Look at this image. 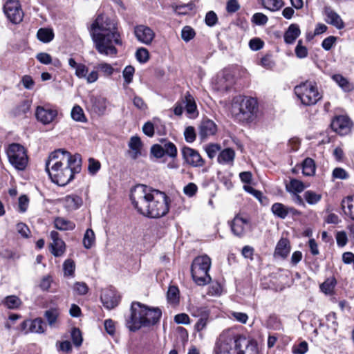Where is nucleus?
Segmentation results:
<instances>
[{"label":"nucleus","instance_id":"1","mask_svg":"<svg viewBox=\"0 0 354 354\" xmlns=\"http://www.w3.org/2000/svg\"><path fill=\"white\" fill-rule=\"evenodd\" d=\"M130 198L137 211L149 218L162 217L169 210V198L166 194L145 185L134 187Z\"/></svg>","mask_w":354,"mask_h":354},{"label":"nucleus","instance_id":"2","mask_svg":"<svg viewBox=\"0 0 354 354\" xmlns=\"http://www.w3.org/2000/svg\"><path fill=\"white\" fill-rule=\"evenodd\" d=\"M89 33L97 51L103 55L115 57L122 41L114 20L105 15H99L88 28Z\"/></svg>","mask_w":354,"mask_h":354},{"label":"nucleus","instance_id":"3","mask_svg":"<svg viewBox=\"0 0 354 354\" xmlns=\"http://www.w3.org/2000/svg\"><path fill=\"white\" fill-rule=\"evenodd\" d=\"M80 155L71 154L64 149H57L50 153L46 162V171L51 180L59 185L65 186L81 171Z\"/></svg>","mask_w":354,"mask_h":354},{"label":"nucleus","instance_id":"4","mask_svg":"<svg viewBox=\"0 0 354 354\" xmlns=\"http://www.w3.org/2000/svg\"><path fill=\"white\" fill-rule=\"evenodd\" d=\"M161 310L158 307H150L138 301H133L131 305V315L127 319V327L135 332L142 327L155 325L160 319Z\"/></svg>","mask_w":354,"mask_h":354},{"label":"nucleus","instance_id":"5","mask_svg":"<svg viewBox=\"0 0 354 354\" xmlns=\"http://www.w3.org/2000/svg\"><path fill=\"white\" fill-rule=\"evenodd\" d=\"M214 354H258V351L245 337L232 339L221 336L216 343Z\"/></svg>","mask_w":354,"mask_h":354},{"label":"nucleus","instance_id":"6","mask_svg":"<svg viewBox=\"0 0 354 354\" xmlns=\"http://www.w3.org/2000/svg\"><path fill=\"white\" fill-rule=\"evenodd\" d=\"M257 109V102L254 98L239 95L232 100L230 113L238 122L250 123L256 118Z\"/></svg>","mask_w":354,"mask_h":354},{"label":"nucleus","instance_id":"7","mask_svg":"<svg viewBox=\"0 0 354 354\" xmlns=\"http://www.w3.org/2000/svg\"><path fill=\"white\" fill-rule=\"evenodd\" d=\"M211 259L206 254L196 257L191 266L192 277L198 286H205L210 282L208 272L211 267Z\"/></svg>","mask_w":354,"mask_h":354},{"label":"nucleus","instance_id":"8","mask_svg":"<svg viewBox=\"0 0 354 354\" xmlns=\"http://www.w3.org/2000/svg\"><path fill=\"white\" fill-rule=\"evenodd\" d=\"M294 91L297 98L305 106L314 105L322 98L316 84L312 82L301 83L296 86Z\"/></svg>","mask_w":354,"mask_h":354},{"label":"nucleus","instance_id":"9","mask_svg":"<svg viewBox=\"0 0 354 354\" xmlns=\"http://www.w3.org/2000/svg\"><path fill=\"white\" fill-rule=\"evenodd\" d=\"M10 164L18 170H24L28 164L25 148L20 144H10L6 151Z\"/></svg>","mask_w":354,"mask_h":354},{"label":"nucleus","instance_id":"10","mask_svg":"<svg viewBox=\"0 0 354 354\" xmlns=\"http://www.w3.org/2000/svg\"><path fill=\"white\" fill-rule=\"evenodd\" d=\"M68 63L71 68L75 69V75L79 79L86 80L88 84L95 82L97 80L98 73L97 71H92L88 73V68L84 64L77 63L73 57L68 59Z\"/></svg>","mask_w":354,"mask_h":354},{"label":"nucleus","instance_id":"11","mask_svg":"<svg viewBox=\"0 0 354 354\" xmlns=\"http://www.w3.org/2000/svg\"><path fill=\"white\" fill-rule=\"evenodd\" d=\"M230 225L233 234L239 238L243 237L250 227V220L241 214H236Z\"/></svg>","mask_w":354,"mask_h":354},{"label":"nucleus","instance_id":"12","mask_svg":"<svg viewBox=\"0 0 354 354\" xmlns=\"http://www.w3.org/2000/svg\"><path fill=\"white\" fill-rule=\"evenodd\" d=\"M4 13L8 20L12 24L20 23L24 17V12L18 1H8L3 7Z\"/></svg>","mask_w":354,"mask_h":354},{"label":"nucleus","instance_id":"13","mask_svg":"<svg viewBox=\"0 0 354 354\" xmlns=\"http://www.w3.org/2000/svg\"><path fill=\"white\" fill-rule=\"evenodd\" d=\"M107 100L102 95H89L86 101V109L88 111L99 116L105 113L107 107Z\"/></svg>","mask_w":354,"mask_h":354},{"label":"nucleus","instance_id":"14","mask_svg":"<svg viewBox=\"0 0 354 354\" xmlns=\"http://www.w3.org/2000/svg\"><path fill=\"white\" fill-rule=\"evenodd\" d=\"M57 110L48 106H37L35 115L38 121L44 124L53 122L57 116Z\"/></svg>","mask_w":354,"mask_h":354},{"label":"nucleus","instance_id":"15","mask_svg":"<svg viewBox=\"0 0 354 354\" xmlns=\"http://www.w3.org/2000/svg\"><path fill=\"white\" fill-rule=\"evenodd\" d=\"M352 122L346 115L333 117V131L340 136L347 135L351 130Z\"/></svg>","mask_w":354,"mask_h":354},{"label":"nucleus","instance_id":"16","mask_svg":"<svg viewBox=\"0 0 354 354\" xmlns=\"http://www.w3.org/2000/svg\"><path fill=\"white\" fill-rule=\"evenodd\" d=\"M182 155L186 163L192 167H201L204 164L199 153L194 149L184 147L182 149Z\"/></svg>","mask_w":354,"mask_h":354},{"label":"nucleus","instance_id":"17","mask_svg":"<svg viewBox=\"0 0 354 354\" xmlns=\"http://www.w3.org/2000/svg\"><path fill=\"white\" fill-rule=\"evenodd\" d=\"M134 34L139 41L146 45L150 44L155 37L153 30L145 25L136 26L134 28Z\"/></svg>","mask_w":354,"mask_h":354},{"label":"nucleus","instance_id":"18","mask_svg":"<svg viewBox=\"0 0 354 354\" xmlns=\"http://www.w3.org/2000/svg\"><path fill=\"white\" fill-rule=\"evenodd\" d=\"M52 243L50 245L51 253L55 257L62 256L66 251V244L60 238L59 234L57 231H52L50 234Z\"/></svg>","mask_w":354,"mask_h":354},{"label":"nucleus","instance_id":"19","mask_svg":"<svg viewBox=\"0 0 354 354\" xmlns=\"http://www.w3.org/2000/svg\"><path fill=\"white\" fill-rule=\"evenodd\" d=\"M100 299L103 304V306L106 308L111 310L118 305L120 301V297L113 290L106 289L102 290Z\"/></svg>","mask_w":354,"mask_h":354},{"label":"nucleus","instance_id":"20","mask_svg":"<svg viewBox=\"0 0 354 354\" xmlns=\"http://www.w3.org/2000/svg\"><path fill=\"white\" fill-rule=\"evenodd\" d=\"M21 327L26 333H43L45 331L46 325L41 318H36L33 320L24 321L21 324Z\"/></svg>","mask_w":354,"mask_h":354},{"label":"nucleus","instance_id":"21","mask_svg":"<svg viewBox=\"0 0 354 354\" xmlns=\"http://www.w3.org/2000/svg\"><path fill=\"white\" fill-rule=\"evenodd\" d=\"M129 151H127L129 157L133 160H136L142 156V142L138 136H132L128 143Z\"/></svg>","mask_w":354,"mask_h":354},{"label":"nucleus","instance_id":"22","mask_svg":"<svg viewBox=\"0 0 354 354\" xmlns=\"http://www.w3.org/2000/svg\"><path fill=\"white\" fill-rule=\"evenodd\" d=\"M216 125L210 120H203L199 126V136L201 140L207 138L208 136H213L216 132Z\"/></svg>","mask_w":354,"mask_h":354},{"label":"nucleus","instance_id":"23","mask_svg":"<svg viewBox=\"0 0 354 354\" xmlns=\"http://www.w3.org/2000/svg\"><path fill=\"white\" fill-rule=\"evenodd\" d=\"M64 207L68 211H73L78 209L82 205V199L80 196L71 194L65 196L63 198Z\"/></svg>","mask_w":354,"mask_h":354},{"label":"nucleus","instance_id":"24","mask_svg":"<svg viewBox=\"0 0 354 354\" xmlns=\"http://www.w3.org/2000/svg\"><path fill=\"white\" fill-rule=\"evenodd\" d=\"M272 212L281 218H285L289 213L295 214L296 210L280 203H274L271 207Z\"/></svg>","mask_w":354,"mask_h":354},{"label":"nucleus","instance_id":"25","mask_svg":"<svg viewBox=\"0 0 354 354\" xmlns=\"http://www.w3.org/2000/svg\"><path fill=\"white\" fill-rule=\"evenodd\" d=\"M183 104L185 106V111L189 118H194L198 115L197 106L194 97L187 93Z\"/></svg>","mask_w":354,"mask_h":354},{"label":"nucleus","instance_id":"26","mask_svg":"<svg viewBox=\"0 0 354 354\" xmlns=\"http://www.w3.org/2000/svg\"><path fill=\"white\" fill-rule=\"evenodd\" d=\"M301 31L297 24H292L290 25L284 34V41L288 44L295 42L296 39L300 35Z\"/></svg>","mask_w":354,"mask_h":354},{"label":"nucleus","instance_id":"27","mask_svg":"<svg viewBox=\"0 0 354 354\" xmlns=\"http://www.w3.org/2000/svg\"><path fill=\"white\" fill-rule=\"evenodd\" d=\"M235 158V151L231 148L222 150L217 158L218 162L223 165H232Z\"/></svg>","mask_w":354,"mask_h":354},{"label":"nucleus","instance_id":"28","mask_svg":"<svg viewBox=\"0 0 354 354\" xmlns=\"http://www.w3.org/2000/svg\"><path fill=\"white\" fill-rule=\"evenodd\" d=\"M290 251V242L287 239L281 238L277 244L274 254L286 258Z\"/></svg>","mask_w":354,"mask_h":354},{"label":"nucleus","instance_id":"29","mask_svg":"<svg viewBox=\"0 0 354 354\" xmlns=\"http://www.w3.org/2000/svg\"><path fill=\"white\" fill-rule=\"evenodd\" d=\"M342 207L344 214L354 221V196H348L344 198Z\"/></svg>","mask_w":354,"mask_h":354},{"label":"nucleus","instance_id":"30","mask_svg":"<svg viewBox=\"0 0 354 354\" xmlns=\"http://www.w3.org/2000/svg\"><path fill=\"white\" fill-rule=\"evenodd\" d=\"M54 226L59 230L68 231L74 230L75 224L74 222L64 217L58 216L54 219Z\"/></svg>","mask_w":354,"mask_h":354},{"label":"nucleus","instance_id":"31","mask_svg":"<svg viewBox=\"0 0 354 354\" xmlns=\"http://www.w3.org/2000/svg\"><path fill=\"white\" fill-rule=\"evenodd\" d=\"M333 81H335L344 92H351L354 89V84L342 75H333Z\"/></svg>","mask_w":354,"mask_h":354},{"label":"nucleus","instance_id":"32","mask_svg":"<svg viewBox=\"0 0 354 354\" xmlns=\"http://www.w3.org/2000/svg\"><path fill=\"white\" fill-rule=\"evenodd\" d=\"M306 186L303 182L295 178L291 179L289 183L286 185V191L290 194L301 193L304 190Z\"/></svg>","mask_w":354,"mask_h":354},{"label":"nucleus","instance_id":"33","mask_svg":"<svg viewBox=\"0 0 354 354\" xmlns=\"http://www.w3.org/2000/svg\"><path fill=\"white\" fill-rule=\"evenodd\" d=\"M30 104L29 100H22L12 109V115L17 117L26 113L30 110Z\"/></svg>","mask_w":354,"mask_h":354},{"label":"nucleus","instance_id":"34","mask_svg":"<svg viewBox=\"0 0 354 354\" xmlns=\"http://www.w3.org/2000/svg\"><path fill=\"white\" fill-rule=\"evenodd\" d=\"M37 36L39 41L44 43H48L53 39L54 33L51 29L41 28L38 30Z\"/></svg>","mask_w":354,"mask_h":354},{"label":"nucleus","instance_id":"35","mask_svg":"<svg viewBox=\"0 0 354 354\" xmlns=\"http://www.w3.org/2000/svg\"><path fill=\"white\" fill-rule=\"evenodd\" d=\"M302 173L304 175L310 176L315 173L314 160L310 158H306L302 163Z\"/></svg>","mask_w":354,"mask_h":354},{"label":"nucleus","instance_id":"36","mask_svg":"<svg viewBox=\"0 0 354 354\" xmlns=\"http://www.w3.org/2000/svg\"><path fill=\"white\" fill-rule=\"evenodd\" d=\"M190 313L192 316L198 318L209 317V310L206 306H193L190 308Z\"/></svg>","mask_w":354,"mask_h":354},{"label":"nucleus","instance_id":"37","mask_svg":"<svg viewBox=\"0 0 354 354\" xmlns=\"http://www.w3.org/2000/svg\"><path fill=\"white\" fill-rule=\"evenodd\" d=\"M71 118L77 122H86L87 119L84 113L82 108L79 105H75L71 110Z\"/></svg>","mask_w":354,"mask_h":354},{"label":"nucleus","instance_id":"38","mask_svg":"<svg viewBox=\"0 0 354 354\" xmlns=\"http://www.w3.org/2000/svg\"><path fill=\"white\" fill-rule=\"evenodd\" d=\"M262 5L272 12L280 10L283 6L282 0H261Z\"/></svg>","mask_w":354,"mask_h":354},{"label":"nucleus","instance_id":"39","mask_svg":"<svg viewBox=\"0 0 354 354\" xmlns=\"http://www.w3.org/2000/svg\"><path fill=\"white\" fill-rule=\"evenodd\" d=\"M161 145L164 156L167 155L171 158H175L177 156V148L173 142L168 141L162 142Z\"/></svg>","mask_w":354,"mask_h":354},{"label":"nucleus","instance_id":"40","mask_svg":"<svg viewBox=\"0 0 354 354\" xmlns=\"http://www.w3.org/2000/svg\"><path fill=\"white\" fill-rule=\"evenodd\" d=\"M95 236L91 229H87L83 238V245L85 248L90 249L95 244Z\"/></svg>","mask_w":354,"mask_h":354},{"label":"nucleus","instance_id":"41","mask_svg":"<svg viewBox=\"0 0 354 354\" xmlns=\"http://www.w3.org/2000/svg\"><path fill=\"white\" fill-rule=\"evenodd\" d=\"M59 315V313L57 308H50L45 312L44 317L50 326H55V324L57 320Z\"/></svg>","mask_w":354,"mask_h":354},{"label":"nucleus","instance_id":"42","mask_svg":"<svg viewBox=\"0 0 354 354\" xmlns=\"http://www.w3.org/2000/svg\"><path fill=\"white\" fill-rule=\"evenodd\" d=\"M5 306L10 309L17 308L21 304V299L15 295L8 296L3 301Z\"/></svg>","mask_w":354,"mask_h":354},{"label":"nucleus","instance_id":"43","mask_svg":"<svg viewBox=\"0 0 354 354\" xmlns=\"http://www.w3.org/2000/svg\"><path fill=\"white\" fill-rule=\"evenodd\" d=\"M243 188L247 192L250 193V194L253 195L256 198H257L261 204L266 205L267 203V198L263 196L261 192L257 190L249 185H245Z\"/></svg>","mask_w":354,"mask_h":354},{"label":"nucleus","instance_id":"44","mask_svg":"<svg viewBox=\"0 0 354 354\" xmlns=\"http://www.w3.org/2000/svg\"><path fill=\"white\" fill-rule=\"evenodd\" d=\"M304 198L308 204L315 205L320 201L321 195L309 190L304 193Z\"/></svg>","mask_w":354,"mask_h":354},{"label":"nucleus","instance_id":"45","mask_svg":"<svg viewBox=\"0 0 354 354\" xmlns=\"http://www.w3.org/2000/svg\"><path fill=\"white\" fill-rule=\"evenodd\" d=\"M179 290L176 286H170L167 291V299L171 304L178 301Z\"/></svg>","mask_w":354,"mask_h":354},{"label":"nucleus","instance_id":"46","mask_svg":"<svg viewBox=\"0 0 354 354\" xmlns=\"http://www.w3.org/2000/svg\"><path fill=\"white\" fill-rule=\"evenodd\" d=\"M194 36H195V31L190 26H186L182 29L181 37L185 41H186V42L189 41L191 39H192L194 37Z\"/></svg>","mask_w":354,"mask_h":354},{"label":"nucleus","instance_id":"47","mask_svg":"<svg viewBox=\"0 0 354 354\" xmlns=\"http://www.w3.org/2000/svg\"><path fill=\"white\" fill-rule=\"evenodd\" d=\"M75 265L73 260L66 259L63 264V269L64 275L73 276L75 272Z\"/></svg>","mask_w":354,"mask_h":354},{"label":"nucleus","instance_id":"48","mask_svg":"<svg viewBox=\"0 0 354 354\" xmlns=\"http://www.w3.org/2000/svg\"><path fill=\"white\" fill-rule=\"evenodd\" d=\"M71 338L73 344L76 346H81L82 343V333L79 328H73L71 330Z\"/></svg>","mask_w":354,"mask_h":354},{"label":"nucleus","instance_id":"49","mask_svg":"<svg viewBox=\"0 0 354 354\" xmlns=\"http://www.w3.org/2000/svg\"><path fill=\"white\" fill-rule=\"evenodd\" d=\"M260 64L266 69H272L275 66V62L271 55H266L261 59Z\"/></svg>","mask_w":354,"mask_h":354},{"label":"nucleus","instance_id":"50","mask_svg":"<svg viewBox=\"0 0 354 354\" xmlns=\"http://www.w3.org/2000/svg\"><path fill=\"white\" fill-rule=\"evenodd\" d=\"M135 69L132 66H127L124 68L122 75L126 84H129L132 82Z\"/></svg>","mask_w":354,"mask_h":354},{"label":"nucleus","instance_id":"51","mask_svg":"<svg viewBox=\"0 0 354 354\" xmlns=\"http://www.w3.org/2000/svg\"><path fill=\"white\" fill-rule=\"evenodd\" d=\"M308 350V345L306 341H303L297 345H294L292 348L294 354H305Z\"/></svg>","mask_w":354,"mask_h":354},{"label":"nucleus","instance_id":"52","mask_svg":"<svg viewBox=\"0 0 354 354\" xmlns=\"http://www.w3.org/2000/svg\"><path fill=\"white\" fill-rule=\"evenodd\" d=\"M136 57L140 63H145L149 59V52L145 48H140L136 53Z\"/></svg>","mask_w":354,"mask_h":354},{"label":"nucleus","instance_id":"53","mask_svg":"<svg viewBox=\"0 0 354 354\" xmlns=\"http://www.w3.org/2000/svg\"><path fill=\"white\" fill-rule=\"evenodd\" d=\"M335 239L339 247L345 246L348 242L347 234L344 231H339L336 233Z\"/></svg>","mask_w":354,"mask_h":354},{"label":"nucleus","instance_id":"54","mask_svg":"<svg viewBox=\"0 0 354 354\" xmlns=\"http://www.w3.org/2000/svg\"><path fill=\"white\" fill-rule=\"evenodd\" d=\"M73 290L80 295H84L88 291V287L84 282H76L73 286Z\"/></svg>","mask_w":354,"mask_h":354},{"label":"nucleus","instance_id":"55","mask_svg":"<svg viewBox=\"0 0 354 354\" xmlns=\"http://www.w3.org/2000/svg\"><path fill=\"white\" fill-rule=\"evenodd\" d=\"M185 139L187 142H193L196 140V132L193 127H187L184 131Z\"/></svg>","mask_w":354,"mask_h":354},{"label":"nucleus","instance_id":"56","mask_svg":"<svg viewBox=\"0 0 354 354\" xmlns=\"http://www.w3.org/2000/svg\"><path fill=\"white\" fill-rule=\"evenodd\" d=\"M198 187L194 183H189L183 188V192L184 194L189 196L192 197L194 196L196 193L197 192Z\"/></svg>","mask_w":354,"mask_h":354},{"label":"nucleus","instance_id":"57","mask_svg":"<svg viewBox=\"0 0 354 354\" xmlns=\"http://www.w3.org/2000/svg\"><path fill=\"white\" fill-rule=\"evenodd\" d=\"M268 18L263 13H255L252 17V21L257 25H265L268 22Z\"/></svg>","mask_w":354,"mask_h":354},{"label":"nucleus","instance_id":"58","mask_svg":"<svg viewBox=\"0 0 354 354\" xmlns=\"http://www.w3.org/2000/svg\"><path fill=\"white\" fill-rule=\"evenodd\" d=\"M302 41L301 40H299L298 41V44L295 48V54L297 55V57L299 58H304L307 56L308 55V50L307 48L302 46Z\"/></svg>","mask_w":354,"mask_h":354},{"label":"nucleus","instance_id":"59","mask_svg":"<svg viewBox=\"0 0 354 354\" xmlns=\"http://www.w3.org/2000/svg\"><path fill=\"white\" fill-rule=\"evenodd\" d=\"M218 21L216 14L214 11H209L205 16V23L208 26H214Z\"/></svg>","mask_w":354,"mask_h":354},{"label":"nucleus","instance_id":"60","mask_svg":"<svg viewBox=\"0 0 354 354\" xmlns=\"http://www.w3.org/2000/svg\"><path fill=\"white\" fill-rule=\"evenodd\" d=\"M97 68L101 71L105 75L113 74L114 69L112 66L107 63H102L97 66Z\"/></svg>","mask_w":354,"mask_h":354},{"label":"nucleus","instance_id":"61","mask_svg":"<svg viewBox=\"0 0 354 354\" xmlns=\"http://www.w3.org/2000/svg\"><path fill=\"white\" fill-rule=\"evenodd\" d=\"M320 290L326 295L332 294V279H327L320 286Z\"/></svg>","mask_w":354,"mask_h":354},{"label":"nucleus","instance_id":"62","mask_svg":"<svg viewBox=\"0 0 354 354\" xmlns=\"http://www.w3.org/2000/svg\"><path fill=\"white\" fill-rule=\"evenodd\" d=\"M151 153L157 158L163 157L164 154L162 145H153L151 148Z\"/></svg>","mask_w":354,"mask_h":354},{"label":"nucleus","instance_id":"63","mask_svg":"<svg viewBox=\"0 0 354 354\" xmlns=\"http://www.w3.org/2000/svg\"><path fill=\"white\" fill-rule=\"evenodd\" d=\"M348 174L342 168L336 167L333 169V178L347 179Z\"/></svg>","mask_w":354,"mask_h":354},{"label":"nucleus","instance_id":"64","mask_svg":"<svg viewBox=\"0 0 354 354\" xmlns=\"http://www.w3.org/2000/svg\"><path fill=\"white\" fill-rule=\"evenodd\" d=\"M263 41L259 38H253L249 42L250 48L253 50H258L263 48Z\"/></svg>","mask_w":354,"mask_h":354}]
</instances>
